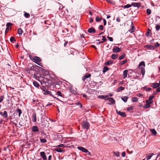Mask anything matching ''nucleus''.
Listing matches in <instances>:
<instances>
[{
    "label": "nucleus",
    "instance_id": "nucleus-39",
    "mask_svg": "<svg viewBox=\"0 0 160 160\" xmlns=\"http://www.w3.org/2000/svg\"><path fill=\"white\" fill-rule=\"evenodd\" d=\"M40 141L42 143H45L47 142L45 138H40Z\"/></svg>",
    "mask_w": 160,
    "mask_h": 160
},
{
    "label": "nucleus",
    "instance_id": "nucleus-47",
    "mask_svg": "<svg viewBox=\"0 0 160 160\" xmlns=\"http://www.w3.org/2000/svg\"><path fill=\"white\" fill-rule=\"evenodd\" d=\"M127 62V60H125L122 61L121 62V64L123 65V64H125Z\"/></svg>",
    "mask_w": 160,
    "mask_h": 160
},
{
    "label": "nucleus",
    "instance_id": "nucleus-48",
    "mask_svg": "<svg viewBox=\"0 0 160 160\" xmlns=\"http://www.w3.org/2000/svg\"><path fill=\"white\" fill-rule=\"evenodd\" d=\"M3 98L4 96H0V103L3 101Z\"/></svg>",
    "mask_w": 160,
    "mask_h": 160
},
{
    "label": "nucleus",
    "instance_id": "nucleus-15",
    "mask_svg": "<svg viewBox=\"0 0 160 160\" xmlns=\"http://www.w3.org/2000/svg\"><path fill=\"white\" fill-rule=\"evenodd\" d=\"M121 50L120 48L118 47H115L113 49V51L114 52H120Z\"/></svg>",
    "mask_w": 160,
    "mask_h": 160
},
{
    "label": "nucleus",
    "instance_id": "nucleus-57",
    "mask_svg": "<svg viewBox=\"0 0 160 160\" xmlns=\"http://www.w3.org/2000/svg\"><path fill=\"white\" fill-rule=\"evenodd\" d=\"M58 147H65V145L63 144H61L58 146Z\"/></svg>",
    "mask_w": 160,
    "mask_h": 160
},
{
    "label": "nucleus",
    "instance_id": "nucleus-32",
    "mask_svg": "<svg viewBox=\"0 0 160 160\" xmlns=\"http://www.w3.org/2000/svg\"><path fill=\"white\" fill-rule=\"evenodd\" d=\"M45 115V112H43V111H41L40 112V117H41V118H43V116Z\"/></svg>",
    "mask_w": 160,
    "mask_h": 160
},
{
    "label": "nucleus",
    "instance_id": "nucleus-40",
    "mask_svg": "<svg viewBox=\"0 0 160 160\" xmlns=\"http://www.w3.org/2000/svg\"><path fill=\"white\" fill-rule=\"evenodd\" d=\"M125 54H123L121 56H120L119 58V60H122L125 57Z\"/></svg>",
    "mask_w": 160,
    "mask_h": 160
},
{
    "label": "nucleus",
    "instance_id": "nucleus-34",
    "mask_svg": "<svg viewBox=\"0 0 160 160\" xmlns=\"http://www.w3.org/2000/svg\"><path fill=\"white\" fill-rule=\"evenodd\" d=\"M18 33L19 35L22 34V29H21V28H19L18 29Z\"/></svg>",
    "mask_w": 160,
    "mask_h": 160
},
{
    "label": "nucleus",
    "instance_id": "nucleus-19",
    "mask_svg": "<svg viewBox=\"0 0 160 160\" xmlns=\"http://www.w3.org/2000/svg\"><path fill=\"white\" fill-rule=\"evenodd\" d=\"M88 32L90 33H94L95 32V30L93 28H91L88 29Z\"/></svg>",
    "mask_w": 160,
    "mask_h": 160
},
{
    "label": "nucleus",
    "instance_id": "nucleus-30",
    "mask_svg": "<svg viewBox=\"0 0 160 160\" xmlns=\"http://www.w3.org/2000/svg\"><path fill=\"white\" fill-rule=\"evenodd\" d=\"M24 16L27 18H29L30 17V15L28 13L25 12L24 14Z\"/></svg>",
    "mask_w": 160,
    "mask_h": 160
},
{
    "label": "nucleus",
    "instance_id": "nucleus-62",
    "mask_svg": "<svg viewBox=\"0 0 160 160\" xmlns=\"http://www.w3.org/2000/svg\"><path fill=\"white\" fill-rule=\"evenodd\" d=\"M52 158V156L51 155H49L48 158V160H51V159Z\"/></svg>",
    "mask_w": 160,
    "mask_h": 160
},
{
    "label": "nucleus",
    "instance_id": "nucleus-35",
    "mask_svg": "<svg viewBox=\"0 0 160 160\" xmlns=\"http://www.w3.org/2000/svg\"><path fill=\"white\" fill-rule=\"evenodd\" d=\"M108 68L107 67H104L103 69V72L104 73L108 70Z\"/></svg>",
    "mask_w": 160,
    "mask_h": 160
},
{
    "label": "nucleus",
    "instance_id": "nucleus-50",
    "mask_svg": "<svg viewBox=\"0 0 160 160\" xmlns=\"http://www.w3.org/2000/svg\"><path fill=\"white\" fill-rule=\"evenodd\" d=\"M159 44L158 42H157L155 44V46H154V47H155V48L157 47H158L159 46Z\"/></svg>",
    "mask_w": 160,
    "mask_h": 160
},
{
    "label": "nucleus",
    "instance_id": "nucleus-52",
    "mask_svg": "<svg viewBox=\"0 0 160 160\" xmlns=\"http://www.w3.org/2000/svg\"><path fill=\"white\" fill-rule=\"evenodd\" d=\"M108 40L112 42L113 41V38L112 37H108Z\"/></svg>",
    "mask_w": 160,
    "mask_h": 160
},
{
    "label": "nucleus",
    "instance_id": "nucleus-24",
    "mask_svg": "<svg viewBox=\"0 0 160 160\" xmlns=\"http://www.w3.org/2000/svg\"><path fill=\"white\" fill-rule=\"evenodd\" d=\"M34 67L32 66H31L30 68H28L26 70V71L27 72H28L29 73H30V72L32 70H34Z\"/></svg>",
    "mask_w": 160,
    "mask_h": 160
},
{
    "label": "nucleus",
    "instance_id": "nucleus-17",
    "mask_svg": "<svg viewBox=\"0 0 160 160\" xmlns=\"http://www.w3.org/2000/svg\"><path fill=\"white\" fill-rule=\"evenodd\" d=\"M145 47L148 48L151 50H154L155 48V47H154V46H152L149 45H146Z\"/></svg>",
    "mask_w": 160,
    "mask_h": 160
},
{
    "label": "nucleus",
    "instance_id": "nucleus-25",
    "mask_svg": "<svg viewBox=\"0 0 160 160\" xmlns=\"http://www.w3.org/2000/svg\"><path fill=\"white\" fill-rule=\"evenodd\" d=\"M16 111V112L18 113L19 117H20L21 114L22 113V111L20 109L18 108L17 109Z\"/></svg>",
    "mask_w": 160,
    "mask_h": 160
},
{
    "label": "nucleus",
    "instance_id": "nucleus-5",
    "mask_svg": "<svg viewBox=\"0 0 160 160\" xmlns=\"http://www.w3.org/2000/svg\"><path fill=\"white\" fill-rule=\"evenodd\" d=\"M106 101L109 102V104H113L115 103V100L112 98H108L106 99Z\"/></svg>",
    "mask_w": 160,
    "mask_h": 160
},
{
    "label": "nucleus",
    "instance_id": "nucleus-3",
    "mask_svg": "<svg viewBox=\"0 0 160 160\" xmlns=\"http://www.w3.org/2000/svg\"><path fill=\"white\" fill-rule=\"evenodd\" d=\"M82 126L84 129L87 130L88 129L89 126V123L87 122H84L82 123Z\"/></svg>",
    "mask_w": 160,
    "mask_h": 160
},
{
    "label": "nucleus",
    "instance_id": "nucleus-41",
    "mask_svg": "<svg viewBox=\"0 0 160 160\" xmlns=\"http://www.w3.org/2000/svg\"><path fill=\"white\" fill-rule=\"evenodd\" d=\"M151 11L149 9H147V13L148 15H149L151 13Z\"/></svg>",
    "mask_w": 160,
    "mask_h": 160
},
{
    "label": "nucleus",
    "instance_id": "nucleus-55",
    "mask_svg": "<svg viewBox=\"0 0 160 160\" xmlns=\"http://www.w3.org/2000/svg\"><path fill=\"white\" fill-rule=\"evenodd\" d=\"M156 92H160V87H158L157 89H156Z\"/></svg>",
    "mask_w": 160,
    "mask_h": 160
},
{
    "label": "nucleus",
    "instance_id": "nucleus-37",
    "mask_svg": "<svg viewBox=\"0 0 160 160\" xmlns=\"http://www.w3.org/2000/svg\"><path fill=\"white\" fill-rule=\"evenodd\" d=\"M43 90L44 92H46L47 93V94H48L51 95L52 93V92L48 90L47 89L45 88V89H43Z\"/></svg>",
    "mask_w": 160,
    "mask_h": 160
},
{
    "label": "nucleus",
    "instance_id": "nucleus-58",
    "mask_svg": "<svg viewBox=\"0 0 160 160\" xmlns=\"http://www.w3.org/2000/svg\"><path fill=\"white\" fill-rule=\"evenodd\" d=\"M103 21L104 25V26H105L106 25V21L104 18L103 19Z\"/></svg>",
    "mask_w": 160,
    "mask_h": 160
},
{
    "label": "nucleus",
    "instance_id": "nucleus-56",
    "mask_svg": "<svg viewBox=\"0 0 160 160\" xmlns=\"http://www.w3.org/2000/svg\"><path fill=\"white\" fill-rule=\"evenodd\" d=\"M126 155V152H122V156L123 157H124Z\"/></svg>",
    "mask_w": 160,
    "mask_h": 160
},
{
    "label": "nucleus",
    "instance_id": "nucleus-23",
    "mask_svg": "<svg viewBox=\"0 0 160 160\" xmlns=\"http://www.w3.org/2000/svg\"><path fill=\"white\" fill-rule=\"evenodd\" d=\"M128 98V97L124 96L122 97L121 99L124 102H126Z\"/></svg>",
    "mask_w": 160,
    "mask_h": 160
},
{
    "label": "nucleus",
    "instance_id": "nucleus-2",
    "mask_svg": "<svg viewBox=\"0 0 160 160\" xmlns=\"http://www.w3.org/2000/svg\"><path fill=\"white\" fill-rule=\"evenodd\" d=\"M33 60L35 63H36L39 65L41 67L42 66V63H41L39 62L41 61L40 58L38 57L35 56L33 58Z\"/></svg>",
    "mask_w": 160,
    "mask_h": 160
},
{
    "label": "nucleus",
    "instance_id": "nucleus-4",
    "mask_svg": "<svg viewBox=\"0 0 160 160\" xmlns=\"http://www.w3.org/2000/svg\"><path fill=\"white\" fill-rule=\"evenodd\" d=\"M77 148L78 150L82 151L83 152L88 153V154H90V152H89L87 149L83 147H78Z\"/></svg>",
    "mask_w": 160,
    "mask_h": 160
},
{
    "label": "nucleus",
    "instance_id": "nucleus-26",
    "mask_svg": "<svg viewBox=\"0 0 160 160\" xmlns=\"http://www.w3.org/2000/svg\"><path fill=\"white\" fill-rule=\"evenodd\" d=\"M118 57V55L117 54H113L111 56V58L112 59H114Z\"/></svg>",
    "mask_w": 160,
    "mask_h": 160
},
{
    "label": "nucleus",
    "instance_id": "nucleus-45",
    "mask_svg": "<svg viewBox=\"0 0 160 160\" xmlns=\"http://www.w3.org/2000/svg\"><path fill=\"white\" fill-rule=\"evenodd\" d=\"M156 29L157 31H158L159 30H160V26L156 25Z\"/></svg>",
    "mask_w": 160,
    "mask_h": 160
},
{
    "label": "nucleus",
    "instance_id": "nucleus-16",
    "mask_svg": "<svg viewBox=\"0 0 160 160\" xmlns=\"http://www.w3.org/2000/svg\"><path fill=\"white\" fill-rule=\"evenodd\" d=\"M146 159L148 160L150 159L152 157L153 155V153H150L149 154H147L146 155Z\"/></svg>",
    "mask_w": 160,
    "mask_h": 160
},
{
    "label": "nucleus",
    "instance_id": "nucleus-38",
    "mask_svg": "<svg viewBox=\"0 0 160 160\" xmlns=\"http://www.w3.org/2000/svg\"><path fill=\"white\" fill-rule=\"evenodd\" d=\"M138 100V98L136 97H133L132 99V101L134 102H136Z\"/></svg>",
    "mask_w": 160,
    "mask_h": 160
},
{
    "label": "nucleus",
    "instance_id": "nucleus-18",
    "mask_svg": "<svg viewBox=\"0 0 160 160\" xmlns=\"http://www.w3.org/2000/svg\"><path fill=\"white\" fill-rule=\"evenodd\" d=\"M32 120L33 122H35L36 121L37 118L36 113L33 114L32 116Z\"/></svg>",
    "mask_w": 160,
    "mask_h": 160
},
{
    "label": "nucleus",
    "instance_id": "nucleus-12",
    "mask_svg": "<svg viewBox=\"0 0 160 160\" xmlns=\"http://www.w3.org/2000/svg\"><path fill=\"white\" fill-rule=\"evenodd\" d=\"M131 5L134 7L139 8L140 6L141 3L140 2H132Z\"/></svg>",
    "mask_w": 160,
    "mask_h": 160
},
{
    "label": "nucleus",
    "instance_id": "nucleus-46",
    "mask_svg": "<svg viewBox=\"0 0 160 160\" xmlns=\"http://www.w3.org/2000/svg\"><path fill=\"white\" fill-rule=\"evenodd\" d=\"M113 153L114 155L117 157H119L120 156L119 153L118 152H114Z\"/></svg>",
    "mask_w": 160,
    "mask_h": 160
},
{
    "label": "nucleus",
    "instance_id": "nucleus-31",
    "mask_svg": "<svg viewBox=\"0 0 160 160\" xmlns=\"http://www.w3.org/2000/svg\"><path fill=\"white\" fill-rule=\"evenodd\" d=\"M108 96H107L105 95H99L98 96V97L100 99H104L106 98Z\"/></svg>",
    "mask_w": 160,
    "mask_h": 160
},
{
    "label": "nucleus",
    "instance_id": "nucleus-28",
    "mask_svg": "<svg viewBox=\"0 0 160 160\" xmlns=\"http://www.w3.org/2000/svg\"><path fill=\"white\" fill-rule=\"evenodd\" d=\"M2 116L4 118H6L8 117V113L7 111H4L3 114L2 115Z\"/></svg>",
    "mask_w": 160,
    "mask_h": 160
},
{
    "label": "nucleus",
    "instance_id": "nucleus-14",
    "mask_svg": "<svg viewBox=\"0 0 160 160\" xmlns=\"http://www.w3.org/2000/svg\"><path fill=\"white\" fill-rule=\"evenodd\" d=\"M91 76V75L90 74L87 73L85 76L82 77V80L83 81H84L85 79L89 78Z\"/></svg>",
    "mask_w": 160,
    "mask_h": 160
},
{
    "label": "nucleus",
    "instance_id": "nucleus-7",
    "mask_svg": "<svg viewBox=\"0 0 160 160\" xmlns=\"http://www.w3.org/2000/svg\"><path fill=\"white\" fill-rule=\"evenodd\" d=\"M37 80H38V78L40 79L41 81H42L46 83L48 81V79L46 78L43 77H39L35 78Z\"/></svg>",
    "mask_w": 160,
    "mask_h": 160
},
{
    "label": "nucleus",
    "instance_id": "nucleus-49",
    "mask_svg": "<svg viewBox=\"0 0 160 160\" xmlns=\"http://www.w3.org/2000/svg\"><path fill=\"white\" fill-rule=\"evenodd\" d=\"M133 107H129L127 108V110L129 111V110H132L133 109Z\"/></svg>",
    "mask_w": 160,
    "mask_h": 160
},
{
    "label": "nucleus",
    "instance_id": "nucleus-63",
    "mask_svg": "<svg viewBox=\"0 0 160 160\" xmlns=\"http://www.w3.org/2000/svg\"><path fill=\"white\" fill-rule=\"evenodd\" d=\"M151 89H152L151 88H148L147 89H146V91H150Z\"/></svg>",
    "mask_w": 160,
    "mask_h": 160
},
{
    "label": "nucleus",
    "instance_id": "nucleus-61",
    "mask_svg": "<svg viewBox=\"0 0 160 160\" xmlns=\"http://www.w3.org/2000/svg\"><path fill=\"white\" fill-rule=\"evenodd\" d=\"M143 95V94L141 93H139L137 94V96L138 97H140L141 96H142Z\"/></svg>",
    "mask_w": 160,
    "mask_h": 160
},
{
    "label": "nucleus",
    "instance_id": "nucleus-21",
    "mask_svg": "<svg viewBox=\"0 0 160 160\" xmlns=\"http://www.w3.org/2000/svg\"><path fill=\"white\" fill-rule=\"evenodd\" d=\"M127 73H128V70H125L123 71V78H126L127 75Z\"/></svg>",
    "mask_w": 160,
    "mask_h": 160
},
{
    "label": "nucleus",
    "instance_id": "nucleus-11",
    "mask_svg": "<svg viewBox=\"0 0 160 160\" xmlns=\"http://www.w3.org/2000/svg\"><path fill=\"white\" fill-rule=\"evenodd\" d=\"M31 129L32 132H39V130L37 126H33L32 127Z\"/></svg>",
    "mask_w": 160,
    "mask_h": 160
},
{
    "label": "nucleus",
    "instance_id": "nucleus-33",
    "mask_svg": "<svg viewBox=\"0 0 160 160\" xmlns=\"http://www.w3.org/2000/svg\"><path fill=\"white\" fill-rule=\"evenodd\" d=\"M131 6V5H130L129 4H128L126 5L122 6V7L124 8H128L130 7Z\"/></svg>",
    "mask_w": 160,
    "mask_h": 160
},
{
    "label": "nucleus",
    "instance_id": "nucleus-59",
    "mask_svg": "<svg viewBox=\"0 0 160 160\" xmlns=\"http://www.w3.org/2000/svg\"><path fill=\"white\" fill-rule=\"evenodd\" d=\"M116 21L118 22H120L121 21L120 19L119 18H117L116 19Z\"/></svg>",
    "mask_w": 160,
    "mask_h": 160
},
{
    "label": "nucleus",
    "instance_id": "nucleus-29",
    "mask_svg": "<svg viewBox=\"0 0 160 160\" xmlns=\"http://www.w3.org/2000/svg\"><path fill=\"white\" fill-rule=\"evenodd\" d=\"M33 84L34 86L37 88H38L39 86V84L36 81L33 82Z\"/></svg>",
    "mask_w": 160,
    "mask_h": 160
},
{
    "label": "nucleus",
    "instance_id": "nucleus-64",
    "mask_svg": "<svg viewBox=\"0 0 160 160\" xmlns=\"http://www.w3.org/2000/svg\"><path fill=\"white\" fill-rule=\"evenodd\" d=\"M106 1L108 3H112L111 0H106Z\"/></svg>",
    "mask_w": 160,
    "mask_h": 160
},
{
    "label": "nucleus",
    "instance_id": "nucleus-6",
    "mask_svg": "<svg viewBox=\"0 0 160 160\" xmlns=\"http://www.w3.org/2000/svg\"><path fill=\"white\" fill-rule=\"evenodd\" d=\"M116 113L120 116L123 117H125L126 116V113L125 112H121L120 111H118V110H116Z\"/></svg>",
    "mask_w": 160,
    "mask_h": 160
},
{
    "label": "nucleus",
    "instance_id": "nucleus-10",
    "mask_svg": "<svg viewBox=\"0 0 160 160\" xmlns=\"http://www.w3.org/2000/svg\"><path fill=\"white\" fill-rule=\"evenodd\" d=\"M40 155L44 160H47V158L45 155V153L44 152H40Z\"/></svg>",
    "mask_w": 160,
    "mask_h": 160
},
{
    "label": "nucleus",
    "instance_id": "nucleus-27",
    "mask_svg": "<svg viewBox=\"0 0 160 160\" xmlns=\"http://www.w3.org/2000/svg\"><path fill=\"white\" fill-rule=\"evenodd\" d=\"M135 29L134 26L133 25L132 26L131 28L129 30V31L132 33L134 31V30Z\"/></svg>",
    "mask_w": 160,
    "mask_h": 160
},
{
    "label": "nucleus",
    "instance_id": "nucleus-20",
    "mask_svg": "<svg viewBox=\"0 0 160 160\" xmlns=\"http://www.w3.org/2000/svg\"><path fill=\"white\" fill-rule=\"evenodd\" d=\"M125 89L124 87H122V86H121L118 88L116 90V91L117 92H119L120 91H122L124 90Z\"/></svg>",
    "mask_w": 160,
    "mask_h": 160
},
{
    "label": "nucleus",
    "instance_id": "nucleus-9",
    "mask_svg": "<svg viewBox=\"0 0 160 160\" xmlns=\"http://www.w3.org/2000/svg\"><path fill=\"white\" fill-rule=\"evenodd\" d=\"M160 86V84L157 83H153L152 84L151 86L154 88H157Z\"/></svg>",
    "mask_w": 160,
    "mask_h": 160
},
{
    "label": "nucleus",
    "instance_id": "nucleus-13",
    "mask_svg": "<svg viewBox=\"0 0 160 160\" xmlns=\"http://www.w3.org/2000/svg\"><path fill=\"white\" fill-rule=\"evenodd\" d=\"M54 150L55 151L59 152H64L65 151L64 150H63V148H61L59 147L55 148Z\"/></svg>",
    "mask_w": 160,
    "mask_h": 160
},
{
    "label": "nucleus",
    "instance_id": "nucleus-43",
    "mask_svg": "<svg viewBox=\"0 0 160 160\" xmlns=\"http://www.w3.org/2000/svg\"><path fill=\"white\" fill-rule=\"evenodd\" d=\"M10 41L11 42H12L13 41H16V39H15V38L14 37H12L10 38Z\"/></svg>",
    "mask_w": 160,
    "mask_h": 160
},
{
    "label": "nucleus",
    "instance_id": "nucleus-54",
    "mask_svg": "<svg viewBox=\"0 0 160 160\" xmlns=\"http://www.w3.org/2000/svg\"><path fill=\"white\" fill-rule=\"evenodd\" d=\"M103 27V26L102 25H100L99 26V28L101 30H102Z\"/></svg>",
    "mask_w": 160,
    "mask_h": 160
},
{
    "label": "nucleus",
    "instance_id": "nucleus-22",
    "mask_svg": "<svg viewBox=\"0 0 160 160\" xmlns=\"http://www.w3.org/2000/svg\"><path fill=\"white\" fill-rule=\"evenodd\" d=\"M150 131L152 132V134L154 135H156L157 133V132L154 129H151Z\"/></svg>",
    "mask_w": 160,
    "mask_h": 160
},
{
    "label": "nucleus",
    "instance_id": "nucleus-60",
    "mask_svg": "<svg viewBox=\"0 0 160 160\" xmlns=\"http://www.w3.org/2000/svg\"><path fill=\"white\" fill-rule=\"evenodd\" d=\"M96 21L97 22H99V18L98 17H97L96 18Z\"/></svg>",
    "mask_w": 160,
    "mask_h": 160
},
{
    "label": "nucleus",
    "instance_id": "nucleus-51",
    "mask_svg": "<svg viewBox=\"0 0 160 160\" xmlns=\"http://www.w3.org/2000/svg\"><path fill=\"white\" fill-rule=\"evenodd\" d=\"M12 23L10 22H8L7 23L6 25V26L8 27H9V26H11L12 25Z\"/></svg>",
    "mask_w": 160,
    "mask_h": 160
},
{
    "label": "nucleus",
    "instance_id": "nucleus-44",
    "mask_svg": "<svg viewBox=\"0 0 160 160\" xmlns=\"http://www.w3.org/2000/svg\"><path fill=\"white\" fill-rule=\"evenodd\" d=\"M112 61H108L107 62H106L105 63V65H109L111 64H112Z\"/></svg>",
    "mask_w": 160,
    "mask_h": 160
},
{
    "label": "nucleus",
    "instance_id": "nucleus-53",
    "mask_svg": "<svg viewBox=\"0 0 160 160\" xmlns=\"http://www.w3.org/2000/svg\"><path fill=\"white\" fill-rule=\"evenodd\" d=\"M102 40L104 42H106L107 39L105 36H102Z\"/></svg>",
    "mask_w": 160,
    "mask_h": 160
},
{
    "label": "nucleus",
    "instance_id": "nucleus-42",
    "mask_svg": "<svg viewBox=\"0 0 160 160\" xmlns=\"http://www.w3.org/2000/svg\"><path fill=\"white\" fill-rule=\"evenodd\" d=\"M149 104L147 103L145 104L144 106V108H148L150 107V105Z\"/></svg>",
    "mask_w": 160,
    "mask_h": 160
},
{
    "label": "nucleus",
    "instance_id": "nucleus-8",
    "mask_svg": "<svg viewBox=\"0 0 160 160\" xmlns=\"http://www.w3.org/2000/svg\"><path fill=\"white\" fill-rule=\"evenodd\" d=\"M154 96L152 95L146 101L147 103L151 104L153 102V101L152 99L153 98Z\"/></svg>",
    "mask_w": 160,
    "mask_h": 160
},
{
    "label": "nucleus",
    "instance_id": "nucleus-36",
    "mask_svg": "<svg viewBox=\"0 0 160 160\" xmlns=\"http://www.w3.org/2000/svg\"><path fill=\"white\" fill-rule=\"evenodd\" d=\"M56 94L57 95H58V96L61 97H63V96L62 94V93H61V92H60L59 91H58L57 92Z\"/></svg>",
    "mask_w": 160,
    "mask_h": 160
},
{
    "label": "nucleus",
    "instance_id": "nucleus-1",
    "mask_svg": "<svg viewBox=\"0 0 160 160\" xmlns=\"http://www.w3.org/2000/svg\"><path fill=\"white\" fill-rule=\"evenodd\" d=\"M145 66V63L144 61H142L140 62L138 65V68L141 70L142 73L143 75L145 74V70L144 68Z\"/></svg>",
    "mask_w": 160,
    "mask_h": 160
}]
</instances>
